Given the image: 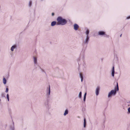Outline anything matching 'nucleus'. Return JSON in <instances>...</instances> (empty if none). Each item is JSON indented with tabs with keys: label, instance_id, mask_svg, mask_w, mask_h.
<instances>
[{
	"label": "nucleus",
	"instance_id": "23",
	"mask_svg": "<svg viewBox=\"0 0 130 130\" xmlns=\"http://www.w3.org/2000/svg\"><path fill=\"white\" fill-rule=\"evenodd\" d=\"M128 113H130V107H129L128 109Z\"/></svg>",
	"mask_w": 130,
	"mask_h": 130
},
{
	"label": "nucleus",
	"instance_id": "16",
	"mask_svg": "<svg viewBox=\"0 0 130 130\" xmlns=\"http://www.w3.org/2000/svg\"><path fill=\"white\" fill-rule=\"evenodd\" d=\"M10 128L11 130H14V124L13 123L10 126Z\"/></svg>",
	"mask_w": 130,
	"mask_h": 130
},
{
	"label": "nucleus",
	"instance_id": "13",
	"mask_svg": "<svg viewBox=\"0 0 130 130\" xmlns=\"http://www.w3.org/2000/svg\"><path fill=\"white\" fill-rule=\"evenodd\" d=\"M57 23L56 21H53L51 23V26H54L55 25H57Z\"/></svg>",
	"mask_w": 130,
	"mask_h": 130
},
{
	"label": "nucleus",
	"instance_id": "31",
	"mask_svg": "<svg viewBox=\"0 0 130 130\" xmlns=\"http://www.w3.org/2000/svg\"><path fill=\"white\" fill-rule=\"evenodd\" d=\"M129 103H130V102H129Z\"/></svg>",
	"mask_w": 130,
	"mask_h": 130
},
{
	"label": "nucleus",
	"instance_id": "15",
	"mask_svg": "<svg viewBox=\"0 0 130 130\" xmlns=\"http://www.w3.org/2000/svg\"><path fill=\"white\" fill-rule=\"evenodd\" d=\"M44 105L45 107L47 108H48L49 107L48 103V101L45 102L44 103Z\"/></svg>",
	"mask_w": 130,
	"mask_h": 130
},
{
	"label": "nucleus",
	"instance_id": "8",
	"mask_svg": "<svg viewBox=\"0 0 130 130\" xmlns=\"http://www.w3.org/2000/svg\"><path fill=\"white\" fill-rule=\"evenodd\" d=\"M78 25L76 24H74V29L75 30H77L79 28Z\"/></svg>",
	"mask_w": 130,
	"mask_h": 130
},
{
	"label": "nucleus",
	"instance_id": "27",
	"mask_svg": "<svg viewBox=\"0 0 130 130\" xmlns=\"http://www.w3.org/2000/svg\"><path fill=\"white\" fill-rule=\"evenodd\" d=\"M37 66H38V67H39H39H40L38 64V63H37V65H36V67H37Z\"/></svg>",
	"mask_w": 130,
	"mask_h": 130
},
{
	"label": "nucleus",
	"instance_id": "3",
	"mask_svg": "<svg viewBox=\"0 0 130 130\" xmlns=\"http://www.w3.org/2000/svg\"><path fill=\"white\" fill-rule=\"evenodd\" d=\"M17 45L16 44H14L10 48V50L12 52H13L14 49H17Z\"/></svg>",
	"mask_w": 130,
	"mask_h": 130
},
{
	"label": "nucleus",
	"instance_id": "14",
	"mask_svg": "<svg viewBox=\"0 0 130 130\" xmlns=\"http://www.w3.org/2000/svg\"><path fill=\"white\" fill-rule=\"evenodd\" d=\"M80 77L81 78V81L82 82H83V74L81 73L79 74Z\"/></svg>",
	"mask_w": 130,
	"mask_h": 130
},
{
	"label": "nucleus",
	"instance_id": "17",
	"mask_svg": "<svg viewBox=\"0 0 130 130\" xmlns=\"http://www.w3.org/2000/svg\"><path fill=\"white\" fill-rule=\"evenodd\" d=\"M7 82V80L5 78H4L3 80V83L4 84H6Z\"/></svg>",
	"mask_w": 130,
	"mask_h": 130
},
{
	"label": "nucleus",
	"instance_id": "2",
	"mask_svg": "<svg viewBox=\"0 0 130 130\" xmlns=\"http://www.w3.org/2000/svg\"><path fill=\"white\" fill-rule=\"evenodd\" d=\"M57 25H64L67 23V20L60 17H58L57 18Z\"/></svg>",
	"mask_w": 130,
	"mask_h": 130
},
{
	"label": "nucleus",
	"instance_id": "10",
	"mask_svg": "<svg viewBox=\"0 0 130 130\" xmlns=\"http://www.w3.org/2000/svg\"><path fill=\"white\" fill-rule=\"evenodd\" d=\"M98 35H105V32L104 31H100L98 32Z\"/></svg>",
	"mask_w": 130,
	"mask_h": 130
},
{
	"label": "nucleus",
	"instance_id": "22",
	"mask_svg": "<svg viewBox=\"0 0 130 130\" xmlns=\"http://www.w3.org/2000/svg\"><path fill=\"white\" fill-rule=\"evenodd\" d=\"M6 97H7V99L8 101H9V94H7Z\"/></svg>",
	"mask_w": 130,
	"mask_h": 130
},
{
	"label": "nucleus",
	"instance_id": "30",
	"mask_svg": "<svg viewBox=\"0 0 130 130\" xmlns=\"http://www.w3.org/2000/svg\"><path fill=\"white\" fill-rule=\"evenodd\" d=\"M122 35V34H121V35H120V37H121Z\"/></svg>",
	"mask_w": 130,
	"mask_h": 130
},
{
	"label": "nucleus",
	"instance_id": "24",
	"mask_svg": "<svg viewBox=\"0 0 130 130\" xmlns=\"http://www.w3.org/2000/svg\"><path fill=\"white\" fill-rule=\"evenodd\" d=\"M8 90H9V89H8V88H6V90L5 92H7L8 91Z\"/></svg>",
	"mask_w": 130,
	"mask_h": 130
},
{
	"label": "nucleus",
	"instance_id": "5",
	"mask_svg": "<svg viewBox=\"0 0 130 130\" xmlns=\"http://www.w3.org/2000/svg\"><path fill=\"white\" fill-rule=\"evenodd\" d=\"M89 36H86V39L83 42L84 44H88L89 40Z\"/></svg>",
	"mask_w": 130,
	"mask_h": 130
},
{
	"label": "nucleus",
	"instance_id": "6",
	"mask_svg": "<svg viewBox=\"0 0 130 130\" xmlns=\"http://www.w3.org/2000/svg\"><path fill=\"white\" fill-rule=\"evenodd\" d=\"M100 90V87L99 86L97 87L95 90V94L96 96H97L99 95Z\"/></svg>",
	"mask_w": 130,
	"mask_h": 130
},
{
	"label": "nucleus",
	"instance_id": "9",
	"mask_svg": "<svg viewBox=\"0 0 130 130\" xmlns=\"http://www.w3.org/2000/svg\"><path fill=\"white\" fill-rule=\"evenodd\" d=\"M115 72L114 67L113 66L112 68L111 72V75L113 77L114 76Z\"/></svg>",
	"mask_w": 130,
	"mask_h": 130
},
{
	"label": "nucleus",
	"instance_id": "21",
	"mask_svg": "<svg viewBox=\"0 0 130 130\" xmlns=\"http://www.w3.org/2000/svg\"><path fill=\"white\" fill-rule=\"evenodd\" d=\"M32 2L31 1H29V7H30L31 5H32Z\"/></svg>",
	"mask_w": 130,
	"mask_h": 130
},
{
	"label": "nucleus",
	"instance_id": "25",
	"mask_svg": "<svg viewBox=\"0 0 130 130\" xmlns=\"http://www.w3.org/2000/svg\"><path fill=\"white\" fill-rule=\"evenodd\" d=\"M130 19V16L127 17L126 18V19Z\"/></svg>",
	"mask_w": 130,
	"mask_h": 130
},
{
	"label": "nucleus",
	"instance_id": "12",
	"mask_svg": "<svg viewBox=\"0 0 130 130\" xmlns=\"http://www.w3.org/2000/svg\"><path fill=\"white\" fill-rule=\"evenodd\" d=\"M69 112V110L68 109H66L65 110L64 112V113L63 114V115L64 116H66L67 115Z\"/></svg>",
	"mask_w": 130,
	"mask_h": 130
},
{
	"label": "nucleus",
	"instance_id": "29",
	"mask_svg": "<svg viewBox=\"0 0 130 130\" xmlns=\"http://www.w3.org/2000/svg\"><path fill=\"white\" fill-rule=\"evenodd\" d=\"M106 36L107 37H109V36L108 35H106Z\"/></svg>",
	"mask_w": 130,
	"mask_h": 130
},
{
	"label": "nucleus",
	"instance_id": "20",
	"mask_svg": "<svg viewBox=\"0 0 130 130\" xmlns=\"http://www.w3.org/2000/svg\"><path fill=\"white\" fill-rule=\"evenodd\" d=\"M82 92L81 91L80 92L79 95H78V97L79 98H82Z\"/></svg>",
	"mask_w": 130,
	"mask_h": 130
},
{
	"label": "nucleus",
	"instance_id": "7",
	"mask_svg": "<svg viewBox=\"0 0 130 130\" xmlns=\"http://www.w3.org/2000/svg\"><path fill=\"white\" fill-rule=\"evenodd\" d=\"M46 90L47 91V95L48 96H49L50 93V86H49V88H47Z\"/></svg>",
	"mask_w": 130,
	"mask_h": 130
},
{
	"label": "nucleus",
	"instance_id": "28",
	"mask_svg": "<svg viewBox=\"0 0 130 130\" xmlns=\"http://www.w3.org/2000/svg\"><path fill=\"white\" fill-rule=\"evenodd\" d=\"M54 15V13H52V16H53Z\"/></svg>",
	"mask_w": 130,
	"mask_h": 130
},
{
	"label": "nucleus",
	"instance_id": "11",
	"mask_svg": "<svg viewBox=\"0 0 130 130\" xmlns=\"http://www.w3.org/2000/svg\"><path fill=\"white\" fill-rule=\"evenodd\" d=\"M86 31L85 33L86 35V36H89V30L87 28H86Z\"/></svg>",
	"mask_w": 130,
	"mask_h": 130
},
{
	"label": "nucleus",
	"instance_id": "18",
	"mask_svg": "<svg viewBox=\"0 0 130 130\" xmlns=\"http://www.w3.org/2000/svg\"><path fill=\"white\" fill-rule=\"evenodd\" d=\"M86 124V121L85 118L84 119V127H85Z\"/></svg>",
	"mask_w": 130,
	"mask_h": 130
},
{
	"label": "nucleus",
	"instance_id": "4",
	"mask_svg": "<svg viewBox=\"0 0 130 130\" xmlns=\"http://www.w3.org/2000/svg\"><path fill=\"white\" fill-rule=\"evenodd\" d=\"M34 62L35 64L34 66L36 69H37V67H36V65H37V58L35 57H34Z\"/></svg>",
	"mask_w": 130,
	"mask_h": 130
},
{
	"label": "nucleus",
	"instance_id": "26",
	"mask_svg": "<svg viewBox=\"0 0 130 130\" xmlns=\"http://www.w3.org/2000/svg\"><path fill=\"white\" fill-rule=\"evenodd\" d=\"M39 68L42 71H43V72H44V70L42 69V68H41V67H39Z\"/></svg>",
	"mask_w": 130,
	"mask_h": 130
},
{
	"label": "nucleus",
	"instance_id": "1",
	"mask_svg": "<svg viewBox=\"0 0 130 130\" xmlns=\"http://www.w3.org/2000/svg\"><path fill=\"white\" fill-rule=\"evenodd\" d=\"M119 90V86L118 83L117 82V86L115 87L114 90H111L108 93V98L111 97L112 95H115L116 94L117 91Z\"/></svg>",
	"mask_w": 130,
	"mask_h": 130
},
{
	"label": "nucleus",
	"instance_id": "19",
	"mask_svg": "<svg viewBox=\"0 0 130 130\" xmlns=\"http://www.w3.org/2000/svg\"><path fill=\"white\" fill-rule=\"evenodd\" d=\"M87 93L86 92L85 93L84 97V102H85L86 100V95Z\"/></svg>",
	"mask_w": 130,
	"mask_h": 130
}]
</instances>
